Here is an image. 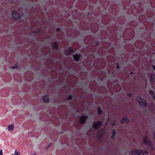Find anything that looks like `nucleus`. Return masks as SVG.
<instances>
[{
    "mask_svg": "<svg viewBox=\"0 0 155 155\" xmlns=\"http://www.w3.org/2000/svg\"><path fill=\"white\" fill-rule=\"evenodd\" d=\"M11 18L15 21H18L21 19V15L18 11L17 10L12 11L10 14Z\"/></svg>",
    "mask_w": 155,
    "mask_h": 155,
    "instance_id": "nucleus-1",
    "label": "nucleus"
},
{
    "mask_svg": "<svg viewBox=\"0 0 155 155\" xmlns=\"http://www.w3.org/2000/svg\"><path fill=\"white\" fill-rule=\"evenodd\" d=\"M136 101L138 103L139 105L142 107H146L147 106V103L146 101L140 97H137L136 98Z\"/></svg>",
    "mask_w": 155,
    "mask_h": 155,
    "instance_id": "nucleus-2",
    "label": "nucleus"
},
{
    "mask_svg": "<svg viewBox=\"0 0 155 155\" xmlns=\"http://www.w3.org/2000/svg\"><path fill=\"white\" fill-rule=\"evenodd\" d=\"M102 124V122L101 121H95L93 123L92 127L93 129L96 130L101 127Z\"/></svg>",
    "mask_w": 155,
    "mask_h": 155,
    "instance_id": "nucleus-3",
    "label": "nucleus"
},
{
    "mask_svg": "<svg viewBox=\"0 0 155 155\" xmlns=\"http://www.w3.org/2000/svg\"><path fill=\"white\" fill-rule=\"evenodd\" d=\"M143 142L149 146L150 147L152 148V144L146 136L144 135L143 136Z\"/></svg>",
    "mask_w": 155,
    "mask_h": 155,
    "instance_id": "nucleus-4",
    "label": "nucleus"
},
{
    "mask_svg": "<svg viewBox=\"0 0 155 155\" xmlns=\"http://www.w3.org/2000/svg\"><path fill=\"white\" fill-rule=\"evenodd\" d=\"M143 153L140 150L134 149L132 150L131 155H143Z\"/></svg>",
    "mask_w": 155,
    "mask_h": 155,
    "instance_id": "nucleus-5",
    "label": "nucleus"
},
{
    "mask_svg": "<svg viewBox=\"0 0 155 155\" xmlns=\"http://www.w3.org/2000/svg\"><path fill=\"white\" fill-rule=\"evenodd\" d=\"M88 117V115H85L82 116L79 119L80 122L81 124H84L85 121L86 120Z\"/></svg>",
    "mask_w": 155,
    "mask_h": 155,
    "instance_id": "nucleus-6",
    "label": "nucleus"
},
{
    "mask_svg": "<svg viewBox=\"0 0 155 155\" xmlns=\"http://www.w3.org/2000/svg\"><path fill=\"white\" fill-rule=\"evenodd\" d=\"M58 42L57 41H54L52 44V48L53 49L58 50Z\"/></svg>",
    "mask_w": 155,
    "mask_h": 155,
    "instance_id": "nucleus-7",
    "label": "nucleus"
},
{
    "mask_svg": "<svg viewBox=\"0 0 155 155\" xmlns=\"http://www.w3.org/2000/svg\"><path fill=\"white\" fill-rule=\"evenodd\" d=\"M149 79L151 82L154 83L155 82V75L154 74H150L149 76Z\"/></svg>",
    "mask_w": 155,
    "mask_h": 155,
    "instance_id": "nucleus-8",
    "label": "nucleus"
},
{
    "mask_svg": "<svg viewBox=\"0 0 155 155\" xmlns=\"http://www.w3.org/2000/svg\"><path fill=\"white\" fill-rule=\"evenodd\" d=\"M43 101L45 103H48L50 102V99L48 96L47 95H45L42 97Z\"/></svg>",
    "mask_w": 155,
    "mask_h": 155,
    "instance_id": "nucleus-9",
    "label": "nucleus"
},
{
    "mask_svg": "<svg viewBox=\"0 0 155 155\" xmlns=\"http://www.w3.org/2000/svg\"><path fill=\"white\" fill-rule=\"evenodd\" d=\"M14 125L12 124H9L7 128L8 132H12L14 130Z\"/></svg>",
    "mask_w": 155,
    "mask_h": 155,
    "instance_id": "nucleus-10",
    "label": "nucleus"
},
{
    "mask_svg": "<svg viewBox=\"0 0 155 155\" xmlns=\"http://www.w3.org/2000/svg\"><path fill=\"white\" fill-rule=\"evenodd\" d=\"M129 120L128 118L126 117H123L121 121V123L122 124L128 123L129 122Z\"/></svg>",
    "mask_w": 155,
    "mask_h": 155,
    "instance_id": "nucleus-11",
    "label": "nucleus"
},
{
    "mask_svg": "<svg viewBox=\"0 0 155 155\" xmlns=\"http://www.w3.org/2000/svg\"><path fill=\"white\" fill-rule=\"evenodd\" d=\"M73 52V51L72 49L70 47L66 50L65 51V54L66 55H68L72 53Z\"/></svg>",
    "mask_w": 155,
    "mask_h": 155,
    "instance_id": "nucleus-12",
    "label": "nucleus"
},
{
    "mask_svg": "<svg viewBox=\"0 0 155 155\" xmlns=\"http://www.w3.org/2000/svg\"><path fill=\"white\" fill-rule=\"evenodd\" d=\"M74 60L76 61H78L80 58V55L78 54H75L73 55Z\"/></svg>",
    "mask_w": 155,
    "mask_h": 155,
    "instance_id": "nucleus-13",
    "label": "nucleus"
},
{
    "mask_svg": "<svg viewBox=\"0 0 155 155\" xmlns=\"http://www.w3.org/2000/svg\"><path fill=\"white\" fill-rule=\"evenodd\" d=\"M116 131L115 130H113L112 132V136H111V138L112 139H114L115 138V136L116 135Z\"/></svg>",
    "mask_w": 155,
    "mask_h": 155,
    "instance_id": "nucleus-14",
    "label": "nucleus"
},
{
    "mask_svg": "<svg viewBox=\"0 0 155 155\" xmlns=\"http://www.w3.org/2000/svg\"><path fill=\"white\" fill-rule=\"evenodd\" d=\"M18 66L17 65H15V66L11 67L10 69L12 70H16L18 68Z\"/></svg>",
    "mask_w": 155,
    "mask_h": 155,
    "instance_id": "nucleus-15",
    "label": "nucleus"
},
{
    "mask_svg": "<svg viewBox=\"0 0 155 155\" xmlns=\"http://www.w3.org/2000/svg\"><path fill=\"white\" fill-rule=\"evenodd\" d=\"M11 155H20L19 152L17 151V150H15V151L14 153V154H12Z\"/></svg>",
    "mask_w": 155,
    "mask_h": 155,
    "instance_id": "nucleus-16",
    "label": "nucleus"
},
{
    "mask_svg": "<svg viewBox=\"0 0 155 155\" xmlns=\"http://www.w3.org/2000/svg\"><path fill=\"white\" fill-rule=\"evenodd\" d=\"M102 110L100 107L98 108V114L99 115L101 114L102 113Z\"/></svg>",
    "mask_w": 155,
    "mask_h": 155,
    "instance_id": "nucleus-17",
    "label": "nucleus"
},
{
    "mask_svg": "<svg viewBox=\"0 0 155 155\" xmlns=\"http://www.w3.org/2000/svg\"><path fill=\"white\" fill-rule=\"evenodd\" d=\"M150 94L152 95H154V92L152 90H150L149 92Z\"/></svg>",
    "mask_w": 155,
    "mask_h": 155,
    "instance_id": "nucleus-18",
    "label": "nucleus"
},
{
    "mask_svg": "<svg viewBox=\"0 0 155 155\" xmlns=\"http://www.w3.org/2000/svg\"><path fill=\"white\" fill-rule=\"evenodd\" d=\"M72 98V96L71 95H70L68 96V100H71V99Z\"/></svg>",
    "mask_w": 155,
    "mask_h": 155,
    "instance_id": "nucleus-19",
    "label": "nucleus"
},
{
    "mask_svg": "<svg viewBox=\"0 0 155 155\" xmlns=\"http://www.w3.org/2000/svg\"><path fill=\"white\" fill-rule=\"evenodd\" d=\"M127 95L128 97H131V94L130 93H129L127 94Z\"/></svg>",
    "mask_w": 155,
    "mask_h": 155,
    "instance_id": "nucleus-20",
    "label": "nucleus"
},
{
    "mask_svg": "<svg viewBox=\"0 0 155 155\" xmlns=\"http://www.w3.org/2000/svg\"><path fill=\"white\" fill-rule=\"evenodd\" d=\"M2 150H1L0 151V155H2Z\"/></svg>",
    "mask_w": 155,
    "mask_h": 155,
    "instance_id": "nucleus-21",
    "label": "nucleus"
},
{
    "mask_svg": "<svg viewBox=\"0 0 155 155\" xmlns=\"http://www.w3.org/2000/svg\"><path fill=\"white\" fill-rule=\"evenodd\" d=\"M153 137L154 139L155 140V131H154V132L153 134Z\"/></svg>",
    "mask_w": 155,
    "mask_h": 155,
    "instance_id": "nucleus-22",
    "label": "nucleus"
},
{
    "mask_svg": "<svg viewBox=\"0 0 155 155\" xmlns=\"http://www.w3.org/2000/svg\"><path fill=\"white\" fill-rule=\"evenodd\" d=\"M153 99L155 101V94L153 95L152 97Z\"/></svg>",
    "mask_w": 155,
    "mask_h": 155,
    "instance_id": "nucleus-23",
    "label": "nucleus"
},
{
    "mask_svg": "<svg viewBox=\"0 0 155 155\" xmlns=\"http://www.w3.org/2000/svg\"><path fill=\"white\" fill-rule=\"evenodd\" d=\"M60 30V29L59 28H57L56 29V31H59Z\"/></svg>",
    "mask_w": 155,
    "mask_h": 155,
    "instance_id": "nucleus-24",
    "label": "nucleus"
},
{
    "mask_svg": "<svg viewBox=\"0 0 155 155\" xmlns=\"http://www.w3.org/2000/svg\"><path fill=\"white\" fill-rule=\"evenodd\" d=\"M119 68H120V67H119V66H118V65H117V67H116V68H117V69H119Z\"/></svg>",
    "mask_w": 155,
    "mask_h": 155,
    "instance_id": "nucleus-25",
    "label": "nucleus"
},
{
    "mask_svg": "<svg viewBox=\"0 0 155 155\" xmlns=\"http://www.w3.org/2000/svg\"><path fill=\"white\" fill-rule=\"evenodd\" d=\"M33 155H36L35 153H33Z\"/></svg>",
    "mask_w": 155,
    "mask_h": 155,
    "instance_id": "nucleus-26",
    "label": "nucleus"
},
{
    "mask_svg": "<svg viewBox=\"0 0 155 155\" xmlns=\"http://www.w3.org/2000/svg\"><path fill=\"white\" fill-rule=\"evenodd\" d=\"M153 69L155 70V66H153Z\"/></svg>",
    "mask_w": 155,
    "mask_h": 155,
    "instance_id": "nucleus-27",
    "label": "nucleus"
},
{
    "mask_svg": "<svg viewBox=\"0 0 155 155\" xmlns=\"http://www.w3.org/2000/svg\"><path fill=\"white\" fill-rule=\"evenodd\" d=\"M146 153L147 154H148V152H147V151H146Z\"/></svg>",
    "mask_w": 155,
    "mask_h": 155,
    "instance_id": "nucleus-28",
    "label": "nucleus"
}]
</instances>
